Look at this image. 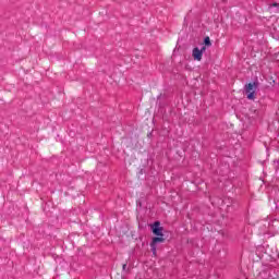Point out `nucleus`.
Returning a JSON list of instances; mask_svg holds the SVG:
<instances>
[{
    "instance_id": "1",
    "label": "nucleus",
    "mask_w": 279,
    "mask_h": 279,
    "mask_svg": "<svg viewBox=\"0 0 279 279\" xmlns=\"http://www.w3.org/2000/svg\"><path fill=\"white\" fill-rule=\"evenodd\" d=\"M153 233L156 235V238L153 239L151 243H150V250L153 252V255L156 256L157 252H156V245L158 243H165V238L162 234V227H160V221H156L153 225Z\"/></svg>"
},
{
    "instance_id": "2",
    "label": "nucleus",
    "mask_w": 279,
    "mask_h": 279,
    "mask_svg": "<svg viewBox=\"0 0 279 279\" xmlns=\"http://www.w3.org/2000/svg\"><path fill=\"white\" fill-rule=\"evenodd\" d=\"M245 93L247 95V99H255L256 94V83H248L245 87Z\"/></svg>"
},
{
    "instance_id": "3",
    "label": "nucleus",
    "mask_w": 279,
    "mask_h": 279,
    "mask_svg": "<svg viewBox=\"0 0 279 279\" xmlns=\"http://www.w3.org/2000/svg\"><path fill=\"white\" fill-rule=\"evenodd\" d=\"M204 51H206V46H203L202 49L194 48L192 51V56L194 60H197L198 62L202 61V56H204Z\"/></svg>"
},
{
    "instance_id": "4",
    "label": "nucleus",
    "mask_w": 279,
    "mask_h": 279,
    "mask_svg": "<svg viewBox=\"0 0 279 279\" xmlns=\"http://www.w3.org/2000/svg\"><path fill=\"white\" fill-rule=\"evenodd\" d=\"M204 43H205V45H206L207 47H210V45H213V44L210 43V37H205Z\"/></svg>"
},
{
    "instance_id": "5",
    "label": "nucleus",
    "mask_w": 279,
    "mask_h": 279,
    "mask_svg": "<svg viewBox=\"0 0 279 279\" xmlns=\"http://www.w3.org/2000/svg\"><path fill=\"white\" fill-rule=\"evenodd\" d=\"M126 267H128V264H123L122 266L123 271H125Z\"/></svg>"
},
{
    "instance_id": "6",
    "label": "nucleus",
    "mask_w": 279,
    "mask_h": 279,
    "mask_svg": "<svg viewBox=\"0 0 279 279\" xmlns=\"http://www.w3.org/2000/svg\"><path fill=\"white\" fill-rule=\"evenodd\" d=\"M272 5H274L275 8H278L279 4L275 2V3H272Z\"/></svg>"
}]
</instances>
